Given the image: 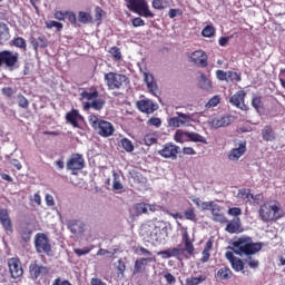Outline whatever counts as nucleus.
Returning a JSON list of instances; mask_svg holds the SVG:
<instances>
[{"instance_id": "nucleus-5", "label": "nucleus", "mask_w": 285, "mask_h": 285, "mask_svg": "<svg viewBox=\"0 0 285 285\" xmlns=\"http://www.w3.org/2000/svg\"><path fill=\"white\" fill-rule=\"evenodd\" d=\"M127 8L139 17H145V19H153L155 17L146 0H128Z\"/></svg>"}, {"instance_id": "nucleus-35", "label": "nucleus", "mask_w": 285, "mask_h": 285, "mask_svg": "<svg viewBox=\"0 0 285 285\" xmlns=\"http://www.w3.org/2000/svg\"><path fill=\"white\" fill-rule=\"evenodd\" d=\"M216 277L222 281H228L230 277H233V271H230L228 267H222L218 269Z\"/></svg>"}, {"instance_id": "nucleus-26", "label": "nucleus", "mask_w": 285, "mask_h": 285, "mask_svg": "<svg viewBox=\"0 0 285 285\" xmlns=\"http://www.w3.org/2000/svg\"><path fill=\"white\" fill-rule=\"evenodd\" d=\"M144 81L147 86V90H149V92H151V95H155V92H157V81H155V76H153L151 73L145 72L144 73Z\"/></svg>"}, {"instance_id": "nucleus-59", "label": "nucleus", "mask_w": 285, "mask_h": 285, "mask_svg": "<svg viewBox=\"0 0 285 285\" xmlns=\"http://www.w3.org/2000/svg\"><path fill=\"white\" fill-rule=\"evenodd\" d=\"M18 106L20 108H28V106H30V102L28 101V98L20 95L18 96Z\"/></svg>"}, {"instance_id": "nucleus-36", "label": "nucleus", "mask_w": 285, "mask_h": 285, "mask_svg": "<svg viewBox=\"0 0 285 285\" xmlns=\"http://www.w3.org/2000/svg\"><path fill=\"white\" fill-rule=\"evenodd\" d=\"M183 219H187L188 222H194L197 224V214L195 213V208L189 207L184 212Z\"/></svg>"}, {"instance_id": "nucleus-45", "label": "nucleus", "mask_w": 285, "mask_h": 285, "mask_svg": "<svg viewBox=\"0 0 285 285\" xmlns=\"http://www.w3.org/2000/svg\"><path fill=\"white\" fill-rule=\"evenodd\" d=\"M109 55H111L114 61H121L124 59L121 56V49H119V47H111L109 49Z\"/></svg>"}, {"instance_id": "nucleus-28", "label": "nucleus", "mask_w": 285, "mask_h": 285, "mask_svg": "<svg viewBox=\"0 0 285 285\" xmlns=\"http://www.w3.org/2000/svg\"><path fill=\"white\" fill-rule=\"evenodd\" d=\"M68 228L73 235L81 234L83 233V223L77 219L69 220Z\"/></svg>"}, {"instance_id": "nucleus-58", "label": "nucleus", "mask_w": 285, "mask_h": 285, "mask_svg": "<svg viewBox=\"0 0 285 285\" xmlns=\"http://www.w3.org/2000/svg\"><path fill=\"white\" fill-rule=\"evenodd\" d=\"M216 77H217L218 81H228V71L218 69L216 71Z\"/></svg>"}, {"instance_id": "nucleus-54", "label": "nucleus", "mask_w": 285, "mask_h": 285, "mask_svg": "<svg viewBox=\"0 0 285 285\" xmlns=\"http://www.w3.org/2000/svg\"><path fill=\"white\" fill-rule=\"evenodd\" d=\"M245 264H248L249 268H259V261L253 258L252 256H248L244 259Z\"/></svg>"}, {"instance_id": "nucleus-18", "label": "nucleus", "mask_w": 285, "mask_h": 285, "mask_svg": "<svg viewBox=\"0 0 285 285\" xmlns=\"http://www.w3.org/2000/svg\"><path fill=\"white\" fill-rule=\"evenodd\" d=\"M0 224L6 233H12L14 230L12 218H10V213L6 208L0 209Z\"/></svg>"}, {"instance_id": "nucleus-14", "label": "nucleus", "mask_w": 285, "mask_h": 285, "mask_svg": "<svg viewBox=\"0 0 285 285\" xmlns=\"http://www.w3.org/2000/svg\"><path fill=\"white\" fill-rule=\"evenodd\" d=\"M136 106L140 112H145V115H153L156 110H159V105L155 104L150 99L138 100Z\"/></svg>"}, {"instance_id": "nucleus-46", "label": "nucleus", "mask_w": 285, "mask_h": 285, "mask_svg": "<svg viewBox=\"0 0 285 285\" xmlns=\"http://www.w3.org/2000/svg\"><path fill=\"white\" fill-rule=\"evenodd\" d=\"M78 21L80 23H91L92 22V16L86 11H79L78 13Z\"/></svg>"}, {"instance_id": "nucleus-43", "label": "nucleus", "mask_w": 285, "mask_h": 285, "mask_svg": "<svg viewBox=\"0 0 285 285\" xmlns=\"http://www.w3.org/2000/svg\"><path fill=\"white\" fill-rule=\"evenodd\" d=\"M230 265L236 273H239V272L246 273L244 271V261H242V258L236 257L235 261L230 263Z\"/></svg>"}, {"instance_id": "nucleus-32", "label": "nucleus", "mask_w": 285, "mask_h": 285, "mask_svg": "<svg viewBox=\"0 0 285 285\" xmlns=\"http://www.w3.org/2000/svg\"><path fill=\"white\" fill-rule=\"evenodd\" d=\"M213 250V240L209 239L207 240L204 250L202 252V258L200 262L203 264H206V262H208V259H210V252Z\"/></svg>"}, {"instance_id": "nucleus-19", "label": "nucleus", "mask_w": 285, "mask_h": 285, "mask_svg": "<svg viewBox=\"0 0 285 285\" xmlns=\"http://www.w3.org/2000/svg\"><path fill=\"white\" fill-rule=\"evenodd\" d=\"M157 224V218L147 220L140 226V235L141 237H145L146 239H150L153 237V232L155 230V226Z\"/></svg>"}, {"instance_id": "nucleus-34", "label": "nucleus", "mask_w": 285, "mask_h": 285, "mask_svg": "<svg viewBox=\"0 0 285 285\" xmlns=\"http://www.w3.org/2000/svg\"><path fill=\"white\" fill-rule=\"evenodd\" d=\"M206 279H207L206 275L187 277L185 279V285H199V284H204V282H206Z\"/></svg>"}, {"instance_id": "nucleus-4", "label": "nucleus", "mask_w": 285, "mask_h": 285, "mask_svg": "<svg viewBox=\"0 0 285 285\" xmlns=\"http://www.w3.org/2000/svg\"><path fill=\"white\" fill-rule=\"evenodd\" d=\"M104 81L108 90H121L128 83V78L124 73L109 71L105 73Z\"/></svg>"}, {"instance_id": "nucleus-40", "label": "nucleus", "mask_w": 285, "mask_h": 285, "mask_svg": "<svg viewBox=\"0 0 285 285\" xmlns=\"http://www.w3.org/2000/svg\"><path fill=\"white\" fill-rule=\"evenodd\" d=\"M230 116H222L215 120L216 128H225V126H230Z\"/></svg>"}, {"instance_id": "nucleus-39", "label": "nucleus", "mask_w": 285, "mask_h": 285, "mask_svg": "<svg viewBox=\"0 0 285 285\" xmlns=\"http://www.w3.org/2000/svg\"><path fill=\"white\" fill-rule=\"evenodd\" d=\"M263 106H264V104L262 102V96L253 95L252 107L256 110V112H259V110H262Z\"/></svg>"}, {"instance_id": "nucleus-9", "label": "nucleus", "mask_w": 285, "mask_h": 285, "mask_svg": "<svg viewBox=\"0 0 285 285\" xmlns=\"http://www.w3.org/2000/svg\"><path fill=\"white\" fill-rule=\"evenodd\" d=\"M246 91L244 90H238L236 91L230 98H229V104L232 106H235L236 108H239V110H244L245 112H248L250 108L248 105H246Z\"/></svg>"}, {"instance_id": "nucleus-48", "label": "nucleus", "mask_w": 285, "mask_h": 285, "mask_svg": "<svg viewBox=\"0 0 285 285\" xmlns=\"http://www.w3.org/2000/svg\"><path fill=\"white\" fill-rule=\"evenodd\" d=\"M264 202V194H252L249 206H259Z\"/></svg>"}, {"instance_id": "nucleus-12", "label": "nucleus", "mask_w": 285, "mask_h": 285, "mask_svg": "<svg viewBox=\"0 0 285 285\" xmlns=\"http://www.w3.org/2000/svg\"><path fill=\"white\" fill-rule=\"evenodd\" d=\"M178 117H171L168 120V125L171 126V128H180V126H190V121H193V118L184 112H177Z\"/></svg>"}, {"instance_id": "nucleus-57", "label": "nucleus", "mask_w": 285, "mask_h": 285, "mask_svg": "<svg viewBox=\"0 0 285 285\" xmlns=\"http://www.w3.org/2000/svg\"><path fill=\"white\" fill-rule=\"evenodd\" d=\"M164 279L168 285L177 284V278L170 272L164 274Z\"/></svg>"}, {"instance_id": "nucleus-17", "label": "nucleus", "mask_w": 285, "mask_h": 285, "mask_svg": "<svg viewBox=\"0 0 285 285\" xmlns=\"http://www.w3.org/2000/svg\"><path fill=\"white\" fill-rule=\"evenodd\" d=\"M246 140H242L238 144V147H235L233 149H230L229 154H228V159L230 161H239V158L244 157V155H246Z\"/></svg>"}, {"instance_id": "nucleus-37", "label": "nucleus", "mask_w": 285, "mask_h": 285, "mask_svg": "<svg viewBox=\"0 0 285 285\" xmlns=\"http://www.w3.org/2000/svg\"><path fill=\"white\" fill-rule=\"evenodd\" d=\"M187 139H189V141H194L195 144H206V138L204 136L193 131H188Z\"/></svg>"}, {"instance_id": "nucleus-51", "label": "nucleus", "mask_w": 285, "mask_h": 285, "mask_svg": "<svg viewBox=\"0 0 285 285\" xmlns=\"http://www.w3.org/2000/svg\"><path fill=\"white\" fill-rule=\"evenodd\" d=\"M46 26L49 30H52V28H56L58 32H61L63 30V23L57 22L55 20L47 22Z\"/></svg>"}, {"instance_id": "nucleus-11", "label": "nucleus", "mask_w": 285, "mask_h": 285, "mask_svg": "<svg viewBox=\"0 0 285 285\" xmlns=\"http://www.w3.org/2000/svg\"><path fill=\"white\" fill-rule=\"evenodd\" d=\"M86 160L81 154H72L67 161L68 170H83Z\"/></svg>"}, {"instance_id": "nucleus-44", "label": "nucleus", "mask_w": 285, "mask_h": 285, "mask_svg": "<svg viewBox=\"0 0 285 285\" xmlns=\"http://www.w3.org/2000/svg\"><path fill=\"white\" fill-rule=\"evenodd\" d=\"M227 79L232 83H239V81H242V73L237 71H227Z\"/></svg>"}, {"instance_id": "nucleus-56", "label": "nucleus", "mask_w": 285, "mask_h": 285, "mask_svg": "<svg viewBox=\"0 0 285 285\" xmlns=\"http://www.w3.org/2000/svg\"><path fill=\"white\" fill-rule=\"evenodd\" d=\"M116 271L118 273V275L124 276V274L126 273V263L124 262V259H119L117 265H116Z\"/></svg>"}, {"instance_id": "nucleus-38", "label": "nucleus", "mask_w": 285, "mask_h": 285, "mask_svg": "<svg viewBox=\"0 0 285 285\" xmlns=\"http://www.w3.org/2000/svg\"><path fill=\"white\" fill-rule=\"evenodd\" d=\"M112 177H114L112 190H115V193H121L124 185L121 184L117 171H112Z\"/></svg>"}, {"instance_id": "nucleus-62", "label": "nucleus", "mask_w": 285, "mask_h": 285, "mask_svg": "<svg viewBox=\"0 0 285 285\" xmlns=\"http://www.w3.org/2000/svg\"><path fill=\"white\" fill-rule=\"evenodd\" d=\"M90 250H92V248L90 247H83L82 249L80 248H75L73 253L76 255H78V257H81V255H88V253H90Z\"/></svg>"}, {"instance_id": "nucleus-29", "label": "nucleus", "mask_w": 285, "mask_h": 285, "mask_svg": "<svg viewBox=\"0 0 285 285\" xmlns=\"http://www.w3.org/2000/svg\"><path fill=\"white\" fill-rule=\"evenodd\" d=\"M238 199H242L246 204V206H250V199L253 197V193L249 188H243L238 190L237 195Z\"/></svg>"}, {"instance_id": "nucleus-23", "label": "nucleus", "mask_w": 285, "mask_h": 285, "mask_svg": "<svg viewBox=\"0 0 285 285\" xmlns=\"http://www.w3.org/2000/svg\"><path fill=\"white\" fill-rule=\"evenodd\" d=\"M66 120L68 124H71L73 128H79V121H83V116H81L78 110L72 109L66 114Z\"/></svg>"}, {"instance_id": "nucleus-2", "label": "nucleus", "mask_w": 285, "mask_h": 285, "mask_svg": "<svg viewBox=\"0 0 285 285\" xmlns=\"http://www.w3.org/2000/svg\"><path fill=\"white\" fill-rule=\"evenodd\" d=\"M233 246L236 255H246V257H250L252 255L259 253L264 244L253 243V238L250 237H240L233 243Z\"/></svg>"}, {"instance_id": "nucleus-50", "label": "nucleus", "mask_w": 285, "mask_h": 285, "mask_svg": "<svg viewBox=\"0 0 285 285\" xmlns=\"http://www.w3.org/2000/svg\"><path fill=\"white\" fill-rule=\"evenodd\" d=\"M104 106H106V100L101 98H96L95 100L91 101V108L94 110H102Z\"/></svg>"}, {"instance_id": "nucleus-33", "label": "nucleus", "mask_w": 285, "mask_h": 285, "mask_svg": "<svg viewBox=\"0 0 285 285\" xmlns=\"http://www.w3.org/2000/svg\"><path fill=\"white\" fill-rule=\"evenodd\" d=\"M82 99H87V101H95V99H99V90L92 89L90 91L83 90L80 94Z\"/></svg>"}, {"instance_id": "nucleus-16", "label": "nucleus", "mask_w": 285, "mask_h": 285, "mask_svg": "<svg viewBox=\"0 0 285 285\" xmlns=\"http://www.w3.org/2000/svg\"><path fill=\"white\" fill-rule=\"evenodd\" d=\"M148 210L149 213H156L157 205L148 203H137L134 205V213L136 217H140V215H148Z\"/></svg>"}, {"instance_id": "nucleus-52", "label": "nucleus", "mask_w": 285, "mask_h": 285, "mask_svg": "<svg viewBox=\"0 0 285 285\" xmlns=\"http://www.w3.org/2000/svg\"><path fill=\"white\" fill-rule=\"evenodd\" d=\"M12 43L16 48H21L22 50H26L27 48V43H26V39L21 38V37H17L12 40Z\"/></svg>"}, {"instance_id": "nucleus-1", "label": "nucleus", "mask_w": 285, "mask_h": 285, "mask_svg": "<svg viewBox=\"0 0 285 285\" xmlns=\"http://www.w3.org/2000/svg\"><path fill=\"white\" fill-rule=\"evenodd\" d=\"M259 219L264 224H271V222H279L284 217V209L279 200L271 199L263 203L258 209Z\"/></svg>"}, {"instance_id": "nucleus-25", "label": "nucleus", "mask_w": 285, "mask_h": 285, "mask_svg": "<svg viewBox=\"0 0 285 285\" xmlns=\"http://www.w3.org/2000/svg\"><path fill=\"white\" fill-rule=\"evenodd\" d=\"M213 222H217L218 224H228V218L222 213V206L215 205L212 209Z\"/></svg>"}, {"instance_id": "nucleus-10", "label": "nucleus", "mask_w": 285, "mask_h": 285, "mask_svg": "<svg viewBox=\"0 0 285 285\" xmlns=\"http://www.w3.org/2000/svg\"><path fill=\"white\" fill-rule=\"evenodd\" d=\"M158 155L160 157H164L165 159H177V155H179V146L173 144V142H167L164 145L163 149L158 151Z\"/></svg>"}, {"instance_id": "nucleus-20", "label": "nucleus", "mask_w": 285, "mask_h": 285, "mask_svg": "<svg viewBox=\"0 0 285 285\" xmlns=\"http://www.w3.org/2000/svg\"><path fill=\"white\" fill-rule=\"evenodd\" d=\"M191 61L199 66L200 68H206L208 66V56L204 52V50H196L191 53Z\"/></svg>"}, {"instance_id": "nucleus-3", "label": "nucleus", "mask_w": 285, "mask_h": 285, "mask_svg": "<svg viewBox=\"0 0 285 285\" xmlns=\"http://www.w3.org/2000/svg\"><path fill=\"white\" fill-rule=\"evenodd\" d=\"M89 125L100 137H112L115 135V126L112 122L104 119H99L98 116L90 115L88 117Z\"/></svg>"}, {"instance_id": "nucleus-63", "label": "nucleus", "mask_w": 285, "mask_h": 285, "mask_svg": "<svg viewBox=\"0 0 285 285\" xmlns=\"http://www.w3.org/2000/svg\"><path fill=\"white\" fill-rule=\"evenodd\" d=\"M215 206H217V204H215V202H203L202 203L203 210H212L213 212V208H215Z\"/></svg>"}, {"instance_id": "nucleus-7", "label": "nucleus", "mask_w": 285, "mask_h": 285, "mask_svg": "<svg viewBox=\"0 0 285 285\" xmlns=\"http://www.w3.org/2000/svg\"><path fill=\"white\" fill-rule=\"evenodd\" d=\"M19 63V53L11 50L0 51V68H7L8 70H14Z\"/></svg>"}, {"instance_id": "nucleus-47", "label": "nucleus", "mask_w": 285, "mask_h": 285, "mask_svg": "<svg viewBox=\"0 0 285 285\" xmlns=\"http://www.w3.org/2000/svg\"><path fill=\"white\" fill-rule=\"evenodd\" d=\"M200 88L203 90H210L213 88V82L204 73L200 75Z\"/></svg>"}, {"instance_id": "nucleus-49", "label": "nucleus", "mask_w": 285, "mask_h": 285, "mask_svg": "<svg viewBox=\"0 0 285 285\" xmlns=\"http://www.w3.org/2000/svg\"><path fill=\"white\" fill-rule=\"evenodd\" d=\"M157 135L156 134H147L144 137V144L145 146H153L157 144Z\"/></svg>"}, {"instance_id": "nucleus-21", "label": "nucleus", "mask_w": 285, "mask_h": 285, "mask_svg": "<svg viewBox=\"0 0 285 285\" xmlns=\"http://www.w3.org/2000/svg\"><path fill=\"white\" fill-rule=\"evenodd\" d=\"M225 230L230 235L243 233L244 228H242V219H239V217L233 218L229 223H227Z\"/></svg>"}, {"instance_id": "nucleus-13", "label": "nucleus", "mask_w": 285, "mask_h": 285, "mask_svg": "<svg viewBox=\"0 0 285 285\" xmlns=\"http://www.w3.org/2000/svg\"><path fill=\"white\" fill-rule=\"evenodd\" d=\"M8 267L13 279H19L23 275V266L18 257H12L8 259Z\"/></svg>"}, {"instance_id": "nucleus-55", "label": "nucleus", "mask_w": 285, "mask_h": 285, "mask_svg": "<svg viewBox=\"0 0 285 285\" xmlns=\"http://www.w3.org/2000/svg\"><path fill=\"white\" fill-rule=\"evenodd\" d=\"M222 99L219 96H214L212 99L208 100V102L205 105L206 108H215L216 106H219V102Z\"/></svg>"}, {"instance_id": "nucleus-6", "label": "nucleus", "mask_w": 285, "mask_h": 285, "mask_svg": "<svg viewBox=\"0 0 285 285\" xmlns=\"http://www.w3.org/2000/svg\"><path fill=\"white\" fill-rule=\"evenodd\" d=\"M35 248L36 253L47 255L50 257L52 255V244L50 238L45 233H38L35 236Z\"/></svg>"}, {"instance_id": "nucleus-27", "label": "nucleus", "mask_w": 285, "mask_h": 285, "mask_svg": "<svg viewBox=\"0 0 285 285\" xmlns=\"http://www.w3.org/2000/svg\"><path fill=\"white\" fill-rule=\"evenodd\" d=\"M10 41V28L4 22H0V46Z\"/></svg>"}, {"instance_id": "nucleus-24", "label": "nucleus", "mask_w": 285, "mask_h": 285, "mask_svg": "<svg viewBox=\"0 0 285 285\" xmlns=\"http://www.w3.org/2000/svg\"><path fill=\"white\" fill-rule=\"evenodd\" d=\"M183 242L185 244L184 248H180L181 253H187L188 255H195V245L190 240V235L187 230L183 233Z\"/></svg>"}, {"instance_id": "nucleus-31", "label": "nucleus", "mask_w": 285, "mask_h": 285, "mask_svg": "<svg viewBox=\"0 0 285 285\" xmlns=\"http://www.w3.org/2000/svg\"><path fill=\"white\" fill-rule=\"evenodd\" d=\"M30 43L35 48V50L39 48H48V39H46V37H38V38L32 37L30 39Z\"/></svg>"}, {"instance_id": "nucleus-64", "label": "nucleus", "mask_w": 285, "mask_h": 285, "mask_svg": "<svg viewBox=\"0 0 285 285\" xmlns=\"http://www.w3.org/2000/svg\"><path fill=\"white\" fill-rule=\"evenodd\" d=\"M179 255H181V248L174 247V248L169 249V257L179 258Z\"/></svg>"}, {"instance_id": "nucleus-60", "label": "nucleus", "mask_w": 285, "mask_h": 285, "mask_svg": "<svg viewBox=\"0 0 285 285\" xmlns=\"http://www.w3.org/2000/svg\"><path fill=\"white\" fill-rule=\"evenodd\" d=\"M147 124L149 126H154L155 128H159L161 126V118H157V117H151Z\"/></svg>"}, {"instance_id": "nucleus-42", "label": "nucleus", "mask_w": 285, "mask_h": 285, "mask_svg": "<svg viewBox=\"0 0 285 285\" xmlns=\"http://www.w3.org/2000/svg\"><path fill=\"white\" fill-rule=\"evenodd\" d=\"M174 139L177 144H184L188 139V131L177 130L175 132Z\"/></svg>"}, {"instance_id": "nucleus-53", "label": "nucleus", "mask_w": 285, "mask_h": 285, "mask_svg": "<svg viewBox=\"0 0 285 285\" xmlns=\"http://www.w3.org/2000/svg\"><path fill=\"white\" fill-rule=\"evenodd\" d=\"M202 35H203V37H207V38L215 37V27H213L210 24L206 26L203 29Z\"/></svg>"}, {"instance_id": "nucleus-30", "label": "nucleus", "mask_w": 285, "mask_h": 285, "mask_svg": "<svg viewBox=\"0 0 285 285\" xmlns=\"http://www.w3.org/2000/svg\"><path fill=\"white\" fill-rule=\"evenodd\" d=\"M264 141H275V131L271 125H266L262 130Z\"/></svg>"}, {"instance_id": "nucleus-8", "label": "nucleus", "mask_w": 285, "mask_h": 285, "mask_svg": "<svg viewBox=\"0 0 285 285\" xmlns=\"http://www.w3.org/2000/svg\"><path fill=\"white\" fill-rule=\"evenodd\" d=\"M166 237H168V227H166V223L157 219L149 239L151 242H166Z\"/></svg>"}, {"instance_id": "nucleus-61", "label": "nucleus", "mask_w": 285, "mask_h": 285, "mask_svg": "<svg viewBox=\"0 0 285 285\" xmlns=\"http://www.w3.org/2000/svg\"><path fill=\"white\" fill-rule=\"evenodd\" d=\"M131 24L134 26V28H141L146 26V21H144V19H141L140 17H137L132 19Z\"/></svg>"}, {"instance_id": "nucleus-15", "label": "nucleus", "mask_w": 285, "mask_h": 285, "mask_svg": "<svg viewBox=\"0 0 285 285\" xmlns=\"http://www.w3.org/2000/svg\"><path fill=\"white\" fill-rule=\"evenodd\" d=\"M157 262L156 257H141L137 258L134 264V275H141V273H146V268L148 264Z\"/></svg>"}, {"instance_id": "nucleus-22", "label": "nucleus", "mask_w": 285, "mask_h": 285, "mask_svg": "<svg viewBox=\"0 0 285 285\" xmlns=\"http://www.w3.org/2000/svg\"><path fill=\"white\" fill-rule=\"evenodd\" d=\"M32 279H39L41 275H48V267L33 263L29 266Z\"/></svg>"}, {"instance_id": "nucleus-41", "label": "nucleus", "mask_w": 285, "mask_h": 285, "mask_svg": "<svg viewBox=\"0 0 285 285\" xmlns=\"http://www.w3.org/2000/svg\"><path fill=\"white\" fill-rule=\"evenodd\" d=\"M120 146L126 150V153H132L135 150V145H132V140L128 138H122L120 140Z\"/></svg>"}]
</instances>
